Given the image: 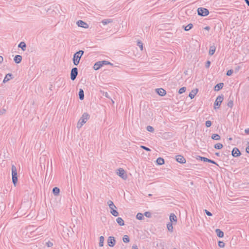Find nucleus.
<instances>
[{
  "instance_id": "nucleus-19",
  "label": "nucleus",
  "mask_w": 249,
  "mask_h": 249,
  "mask_svg": "<svg viewBox=\"0 0 249 249\" xmlns=\"http://www.w3.org/2000/svg\"><path fill=\"white\" fill-rule=\"evenodd\" d=\"M101 67H102V64L101 63V61H98L96 62L93 66V69L95 70H99Z\"/></svg>"
},
{
  "instance_id": "nucleus-24",
  "label": "nucleus",
  "mask_w": 249,
  "mask_h": 249,
  "mask_svg": "<svg viewBox=\"0 0 249 249\" xmlns=\"http://www.w3.org/2000/svg\"><path fill=\"white\" fill-rule=\"evenodd\" d=\"M156 162L158 165H161L164 164V160L162 158L159 157L157 159Z\"/></svg>"
},
{
  "instance_id": "nucleus-30",
  "label": "nucleus",
  "mask_w": 249,
  "mask_h": 249,
  "mask_svg": "<svg viewBox=\"0 0 249 249\" xmlns=\"http://www.w3.org/2000/svg\"><path fill=\"white\" fill-rule=\"evenodd\" d=\"M220 136L217 134H213L212 135V139L214 140H220Z\"/></svg>"
},
{
  "instance_id": "nucleus-47",
  "label": "nucleus",
  "mask_w": 249,
  "mask_h": 249,
  "mask_svg": "<svg viewBox=\"0 0 249 249\" xmlns=\"http://www.w3.org/2000/svg\"><path fill=\"white\" fill-rule=\"evenodd\" d=\"M233 73V70H230L227 71L226 75L227 76H230Z\"/></svg>"
},
{
  "instance_id": "nucleus-5",
  "label": "nucleus",
  "mask_w": 249,
  "mask_h": 249,
  "mask_svg": "<svg viewBox=\"0 0 249 249\" xmlns=\"http://www.w3.org/2000/svg\"><path fill=\"white\" fill-rule=\"evenodd\" d=\"M197 11L198 15L202 17L206 16L209 14V10L205 8L199 7Z\"/></svg>"
},
{
  "instance_id": "nucleus-21",
  "label": "nucleus",
  "mask_w": 249,
  "mask_h": 249,
  "mask_svg": "<svg viewBox=\"0 0 249 249\" xmlns=\"http://www.w3.org/2000/svg\"><path fill=\"white\" fill-rule=\"evenodd\" d=\"M78 95L80 100H83L84 98V92L82 89H79Z\"/></svg>"
},
{
  "instance_id": "nucleus-41",
  "label": "nucleus",
  "mask_w": 249,
  "mask_h": 249,
  "mask_svg": "<svg viewBox=\"0 0 249 249\" xmlns=\"http://www.w3.org/2000/svg\"><path fill=\"white\" fill-rule=\"evenodd\" d=\"M186 89V88L185 87H182L179 89L178 93L179 94H182L185 91Z\"/></svg>"
},
{
  "instance_id": "nucleus-26",
  "label": "nucleus",
  "mask_w": 249,
  "mask_h": 249,
  "mask_svg": "<svg viewBox=\"0 0 249 249\" xmlns=\"http://www.w3.org/2000/svg\"><path fill=\"white\" fill-rule=\"evenodd\" d=\"M112 21L113 20L112 19L107 18L103 19L101 22L103 23V25H105L108 23L112 22Z\"/></svg>"
},
{
  "instance_id": "nucleus-14",
  "label": "nucleus",
  "mask_w": 249,
  "mask_h": 249,
  "mask_svg": "<svg viewBox=\"0 0 249 249\" xmlns=\"http://www.w3.org/2000/svg\"><path fill=\"white\" fill-rule=\"evenodd\" d=\"M156 90L157 93L161 96L165 95L166 93V91L162 88L157 89H156Z\"/></svg>"
},
{
  "instance_id": "nucleus-33",
  "label": "nucleus",
  "mask_w": 249,
  "mask_h": 249,
  "mask_svg": "<svg viewBox=\"0 0 249 249\" xmlns=\"http://www.w3.org/2000/svg\"><path fill=\"white\" fill-rule=\"evenodd\" d=\"M107 204L110 209H112V208H116V207L115 206L113 202L111 200L108 201Z\"/></svg>"
},
{
  "instance_id": "nucleus-32",
  "label": "nucleus",
  "mask_w": 249,
  "mask_h": 249,
  "mask_svg": "<svg viewBox=\"0 0 249 249\" xmlns=\"http://www.w3.org/2000/svg\"><path fill=\"white\" fill-rule=\"evenodd\" d=\"M167 227L169 231L172 232L173 231V224L171 222H169L167 224Z\"/></svg>"
},
{
  "instance_id": "nucleus-10",
  "label": "nucleus",
  "mask_w": 249,
  "mask_h": 249,
  "mask_svg": "<svg viewBox=\"0 0 249 249\" xmlns=\"http://www.w3.org/2000/svg\"><path fill=\"white\" fill-rule=\"evenodd\" d=\"M76 24L78 27H82L84 28H89V25L86 22L81 20H79L78 21H77Z\"/></svg>"
},
{
  "instance_id": "nucleus-29",
  "label": "nucleus",
  "mask_w": 249,
  "mask_h": 249,
  "mask_svg": "<svg viewBox=\"0 0 249 249\" xmlns=\"http://www.w3.org/2000/svg\"><path fill=\"white\" fill-rule=\"evenodd\" d=\"M193 25L192 23H190L186 26H183V28H184V30L186 31H189L190 29H191L193 28Z\"/></svg>"
},
{
  "instance_id": "nucleus-50",
  "label": "nucleus",
  "mask_w": 249,
  "mask_h": 249,
  "mask_svg": "<svg viewBox=\"0 0 249 249\" xmlns=\"http://www.w3.org/2000/svg\"><path fill=\"white\" fill-rule=\"evenodd\" d=\"M204 211H205V213L208 216H212V213L208 211V210H205Z\"/></svg>"
},
{
  "instance_id": "nucleus-4",
  "label": "nucleus",
  "mask_w": 249,
  "mask_h": 249,
  "mask_svg": "<svg viewBox=\"0 0 249 249\" xmlns=\"http://www.w3.org/2000/svg\"><path fill=\"white\" fill-rule=\"evenodd\" d=\"M224 99V95L221 94L220 95H219L217 97L214 103V108L217 109L218 108L220 105L221 103L223 102Z\"/></svg>"
},
{
  "instance_id": "nucleus-25",
  "label": "nucleus",
  "mask_w": 249,
  "mask_h": 249,
  "mask_svg": "<svg viewBox=\"0 0 249 249\" xmlns=\"http://www.w3.org/2000/svg\"><path fill=\"white\" fill-rule=\"evenodd\" d=\"M19 48H20L22 51H24L26 50V45L24 42H21L18 45Z\"/></svg>"
},
{
  "instance_id": "nucleus-1",
  "label": "nucleus",
  "mask_w": 249,
  "mask_h": 249,
  "mask_svg": "<svg viewBox=\"0 0 249 249\" xmlns=\"http://www.w3.org/2000/svg\"><path fill=\"white\" fill-rule=\"evenodd\" d=\"M84 52L82 50H80L76 52L73 54L72 59L73 64L75 66H77L80 62L82 56L83 55Z\"/></svg>"
},
{
  "instance_id": "nucleus-43",
  "label": "nucleus",
  "mask_w": 249,
  "mask_h": 249,
  "mask_svg": "<svg viewBox=\"0 0 249 249\" xmlns=\"http://www.w3.org/2000/svg\"><path fill=\"white\" fill-rule=\"evenodd\" d=\"M143 215H145L147 217L150 218L151 217V213L150 212H146L144 213Z\"/></svg>"
},
{
  "instance_id": "nucleus-31",
  "label": "nucleus",
  "mask_w": 249,
  "mask_h": 249,
  "mask_svg": "<svg viewBox=\"0 0 249 249\" xmlns=\"http://www.w3.org/2000/svg\"><path fill=\"white\" fill-rule=\"evenodd\" d=\"M115 208H112L110 209V213L114 216H117L119 215L118 212L114 209Z\"/></svg>"
},
{
  "instance_id": "nucleus-56",
  "label": "nucleus",
  "mask_w": 249,
  "mask_h": 249,
  "mask_svg": "<svg viewBox=\"0 0 249 249\" xmlns=\"http://www.w3.org/2000/svg\"><path fill=\"white\" fill-rule=\"evenodd\" d=\"M3 57L1 56H0V63H2L3 62Z\"/></svg>"
},
{
  "instance_id": "nucleus-16",
  "label": "nucleus",
  "mask_w": 249,
  "mask_h": 249,
  "mask_svg": "<svg viewBox=\"0 0 249 249\" xmlns=\"http://www.w3.org/2000/svg\"><path fill=\"white\" fill-rule=\"evenodd\" d=\"M14 60L16 63L19 64L22 60V56L20 55H16L14 58Z\"/></svg>"
},
{
  "instance_id": "nucleus-40",
  "label": "nucleus",
  "mask_w": 249,
  "mask_h": 249,
  "mask_svg": "<svg viewBox=\"0 0 249 249\" xmlns=\"http://www.w3.org/2000/svg\"><path fill=\"white\" fill-rule=\"evenodd\" d=\"M137 45L140 48L141 50L142 51L143 50L142 43L141 41L138 40L137 41Z\"/></svg>"
},
{
  "instance_id": "nucleus-46",
  "label": "nucleus",
  "mask_w": 249,
  "mask_h": 249,
  "mask_svg": "<svg viewBox=\"0 0 249 249\" xmlns=\"http://www.w3.org/2000/svg\"><path fill=\"white\" fill-rule=\"evenodd\" d=\"M46 245L48 247H51L53 246V243L52 242L49 241L46 242Z\"/></svg>"
},
{
  "instance_id": "nucleus-45",
  "label": "nucleus",
  "mask_w": 249,
  "mask_h": 249,
  "mask_svg": "<svg viewBox=\"0 0 249 249\" xmlns=\"http://www.w3.org/2000/svg\"><path fill=\"white\" fill-rule=\"evenodd\" d=\"M141 148L145 150L146 151H151L150 148H149L148 147H146L145 146H143V145H141Z\"/></svg>"
},
{
  "instance_id": "nucleus-27",
  "label": "nucleus",
  "mask_w": 249,
  "mask_h": 249,
  "mask_svg": "<svg viewBox=\"0 0 249 249\" xmlns=\"http://www.w3.org/2000/svg\"><path fill=\"white\" fill-rule=\"evenodd\" d=\"M116 222L120 226H124V221L121 217H118L116 219Z\"/></svg>"
},
{
  "instance_id": "nucleus-13",
  "label": "nucleus",
  "mask_w": 249,
  "mask_h": 249,
  "mask_svg": "<svg viewBox=\"0 0 249 249\" xmlns=\"http://www.w3.org/2000/svg\"><path fill=\"white\" fill-rule=\"evenodd\" d=\"M13 78V75L12 73H7L6 74L3 80V83H5L9 81L10 79Z\"/></svg>"
},
{
  "instance_id": "nucleus-28",
  "label": "nucleus",
  "mask_w": 249,
  "mask_h": 249,
  "mask_svg": "<svg viewBox=\"0 0 249 249\" xmlns=\"http://www.w3.org/2000/svg\"><path fill=\"white\" fill-rule=\"evenodd\" d=\"M216 47L214 46H212L210 48L209 50V54L210 55H212L214 54L215 51Z\"/></svg>"
},
{
  "instance_id": "nucleus-23",
  "label": "nucleus",
  "mask_w": 249,
  "mask_h": 249,
  "mask_svg": "<svg viewBox=\"0 0 249 249\" xmlns=\"http://www.w3.org/2000/svg\"><path fill=\"white\" fill-rule=\"evenodd\" d=\"M227 106L230 107L232 108L233 106V98H231V97L228 99V103L227 104Z\"/></svg>"
},
{
  "instance_id": "nucleus-8",
  "label": "nucleus",
  "mask_w": 249,
  "mask_h": 249,
  "mask_svg": "<svg viewBox=\"0 0 249 249\" xmlns=\"http://www.w3.org/2000/svg\"><path fill=\"white\" fill-rule=\"evenodd\" d=\"M116 243L115 238L113 236H109L107 239V244L109 247L114 246Z\"/></svg>"
},
{
  "instance_id": "nucleus-35",
  "label": "nucleus",
  "mask_w": 249,
  "mask_h": 249,
  "mask_svg": "<svg viewBox=\"0 0 249 249\" xmlns=\"http://www.w3.org/2000/svg\"><path fill=\"white\" fill-rule=\"evenodd\" d=\"M123 242L124 243H128L130 241L129 236L127 235H125L123 237Z\"/></svg>"
},
{
  "instance_id": "nucleus-20",
  "label": "nucleus",
  "mask_w": 249,
  "mask_h": 249,
  "mask_svg": "<svg viewBox=\"0 0 249 249\" xmlns=\"http://www.w3.org/2000/svg\"><path fill=\"white\" fill-rule=\"evenodd\" d=\"M169 219L170 220V222H177V217L174 213H171L170 215Z\"/></svg>"
},
{
  "instance_id": "nucleus-22",
  "label": "nucleus",
  "mask_w": 249,
  "mask_h": 249,
  "mask_svg": "<svg viewBox=\"0 0 249 249\" xmlns=\"http://www.w3.org/2000/svg\"><path fill=\"white\" fill-rule=\"evenodd\" d=\"M59 193L60 189L59 188L55 187L53 189V193L54 196H57L59 194Z\"/></svg>"
},
{
  "instance_id": "nucleus-52",
  "label": "nucleus",
  "mask_w": 249,
  "mask_h": 249,
  "mask_svg": "<svg viewBox=\"0 0 249 249\" xmlns=\"http://www.w3.org/2000/svg\"><path fill=\"white\" fill-rule=\"evenodd\" d=\"M204 29L206 30L209 31L210 30V27L209 26H206Z\"/></svg>"
},
{
  "instance_id": "nucleus-7",
  "label": "nucleus",
  "mask_w": 249,
  "mask_h": 249,
  "mask_svg": "<svg viewBox=\"0 0 249 249\" xmlns=\"http://www.w3.org/2000/svg\"><path fill=\"white\" fill-rule=\"evenodd\" d=\"M117 175L124 179L127 178V175L125 174L124 170L123 168H120L118 172H117Z\"/></svg>"
},
{
  "instance_id": "nucleus-55",
  "label": "nucleus",
  "mask_w": 249,
  "mask_h": 249,
  "mask_svg": "<svg viewBox=\"0 0 249 249\" xmlns=\"http://www.w3.org/2000/svg\"><path fill=\"white\" fill-rule=\"evenodd\" d=\"M246 151L247 153L249 154V146H248L246 147Z\"/></svg>"
},
{
  "instance_id": "nucleus-38",
  "label": "nucleus",
  "mask_w": 249,
  "mask_h": 249,
  "mask_svg": "<svg viewBox=\"0 0 249 249\" xmlns=\"http://www.w3.org/2000/svg\"><path fill=\"white\" fill-rule=\"evenodd\" d=\"M101 63L102 64V66L104 65H111V66L113 65V64H112L111 63H110V62H108V61H106V60L102 61H101Z\"/></svg>"
},
{
  "instance_id": "nucleus-59",
  "label": "nucleus",
  "mask_w": 249,
  "mask_h": 249,
  "mask_svg": "<svg viewBox=\"0 0 249 249\" xmlns=\"http://www.w3.org/2000/svg\"><path fill=\"white\" fill-rule=\"evenodd\" d=\"M52 87V85H51V87H50V89L51 90L52 89H51Z\"/></svg>"
},
{
  "instance_id": "nucleus-12",
  "label": "nucleus",
  "mask_w": 249,
  "mask_h": 249,
  "mask_svg": "<svg viewBox=\"0 0 249 249\" xmlns=\"http://www.w3.org/2000/svg\"><path fill=\"white\" fill-rule=\"evenodd\" d=\"M176 160L180 163H185L186 162L185 159L181 155H177L176 156Z\"/></svg>"
},
{
  "instance_id": "nucleus-39",
  "label": "nucleus",
  "mask_w": 249,
  "mask_h": 249,
  "mask_svg": "<svg viewBox=\"0 0 249 249\" xmlns=\"http://www.w3.org/2000/svg\"><path fill=\"white\" fill-rule=\"evenodd\" d=\"M146 130L150 132H153L154 131V128L150 125H148L146 127Z\"/></svg>"
},
{
  "instance_id": "nucleus-58",
  "label": "nucleus",
  "mask_w": 249,
  "mask_h": 249,
  "mask_svg": "<svg viewBox=\"0 0 249 249\" xmlns=\"http://www.w3.org/2000/svg\"><path fill=\"white\" fill-rule=\"evenodd\" d=\"M215 154L217 156H218V157H219V156H220V154H219V153H216Z\"/></svg>"
},
{
  "instance_id": "nucleus-62",
  "label": "nucleus",
  "mask_w": 249,
  "mask_h": 249,
  "mask_svg": "<svg viewBox=\"0 0 249 249\" xmlns=\"http://www.w3.org/2000/svg\"><path fill=\"white\" fill-rule=\"evenodd\" d=\"M173 249H177L176 248H174Z\"/></svg>"
},
{
  "instance_id": "nucleus-49",
  "label": "nucleus",
  "mask_w": 249,
  "mask_h": 249,
  "mask_svg": "<svg viewBox=\"0 0 249 249\" xmlns=\"http://www.w3.org/2000/svg\"><path fill=\"white\" fill-rule=\"evenodd\" d=\"M6 111V110L5 108H2V109H0V115L5 114Z\"/></svg>"
},
{
  "instance_id": "nucleus-15",
  "label": "nucleus",
  "mask_w": 249,
  "mask_h": 249,
  "mask_svg": "<svg viewBox=\"0 0 249 249\" xmlns=\"http://www.w3.org/2000/svg\"><path fill=\"white\" fill-rule=\"evenodd\" d=\"M224 86V84L223 83H220L216 84L214 87V90L215 91H218L222 89Z\"/></svg>"
},
{
  "instance_id": "nucleus-42",
  "label": "nucleus",
  "mask_w": 249,
  "mask_h": 249,
  "mask_svg": "<svg viewBox=\"0 0 249 249\" xmlns=\"http://www.w3.org/2000/svg\"><path fill=\"white\" fill-rule=\"evenodd\" d=\"M218 246L220 248H224L225 247V243L223 241H218Z\"/></svg>"
},
{
  "instance_id": "nucleus-44",
  "label": "nucleus",
  "mask_w": 249,
  "mask_h": 249,
  "mask_svg": "<svg viewBox=\"0 0 249 249\" xmlns=\"http://www.w3.org/2000/svg\"><path fill=\"white\" fill-rule=\"evenodd\" d=\"M205 125H206V127H210L212 125L211 121H209V120L206 121Z\"/></svg>"
},
{
  "instance_id": "nucleus-18",
  "label": "nucleus",
  "mask_w": 249,
  "mask_h": 249,
  "mask_svg": "<svg viewBox=\"0 0 249 249\" xmlns=\"http://www.w3.org/2000/svg\"><path fill=\"white\" fill-rule=\"evenodd\" d=\"M215 232L217 234V236L220 238H222L224 236V232L219 229L215 230Z\"/></svg>"
},
{
  "instance_id": "nucleus-54",
  "label": "nucleus",
  "mask_w": 249,
  "mask_h": 249,
  "mask_svg": "<svg viewBox=\"0 0 249 249\" xmlns=\"http://www.w3.org/2000/svg\"><path fill=\"white\" fill-rule=\"evenodd\" d=\"M132 249H138V248L137 245H133Z\"/></svg>"
},
{
  "instance_id": "nucleus-9",
  "label": "nucleus",
  "mask_w": 249,
  "mask_h": 249,
  "mask_svg": "<svg viewBox=\"0 0 249 249\" xmlns=\"http://www.w3.org/2000/svg\"><path fill=\"white\" fill-rule=\"evenodd\" d=\"M241 154L240 151L237 147H234L233 148L231 151V155L234 157H238L240 156Z\"/></svg>"
},
{
  "instance_id": "nucleus-34",
  "label": "nucleus",
  "mask_w": 249,
  "mask_h": 249,
  "mask_svg": "<svg viewBox=\"0 0 249 249\" xmlns=\"http://www.w3.org/2000/svg\"><path fill=\"white\" fill-rule=\"evenodd\" d=\"M104 237L103 236H101L99 238V245L100 247H103L104 246Z\"/></svg>"
},
{
  "instance_id": "nucleus-36",
  "label": "nucleus",
  "mask_w": 249,
  "mask_h": 249,
  "mask_svg": "<svg viewBox=\"0 0 249 249\" xmlns=\"http://www.w3.org/2000/svg\"><path fill=\"white\" fill-rule=\"evenodd\" d=\"M223 144L220 143H218L214 145V148L216 149H220L223 147Z\"/></svg>"
},
{
  "instance_id": "nucleus-53",
  "label": "nucleus",
  "mask_w": 249,
  "mask_h": 249,
  "mask_svg": "<svg viewBox=\"0 0 249 249\" xmlns=\"http://www.w3.org/2000/svg\"><path fill=\"white\" fill-rule=\"evenodd\" d=\"M245 132L246 134H249V128L245 129Z\"/></svg>"
},
{
  "instance_id": "nucleus-11",
  "label": "nucleus",
  "mask_w": 249,
  "mask_h": 249,
  "mask_svg": "<svg viewBox=\"0 0 249 249\" xmlns=\"http://www.w3.org/2000/svg\"><path fill=\"white\" fill-rule=\"evenodd\" d=\"M198 158L200 160L203 161L204 162H208L218 165V164L216 163L215 161L211 159H209L207 158L202 157L200 156H199Z\"/></svg>"
},
{
  "instance_id": "nucleus-37",
  "label": "nucleus",
  "mask_w": 249,
  "mask_h": 249,
  "mask_svg": "<svg viewBox=\"0 0 249 249\" xmlns=\"http://www.w3.org/2000/svg\"><path fill=\"white\" fill-rule=\"evenodd\" d=\"M136 218L139 220H142L143 219V214L142 213H139L136 215Z\"/></svg>"
},
{
  "instance_id": "nucleus-17",
  "label": "nucleus",
  "mask_w": 249,
  "mask_h": 249,
  "mask_svg": "<svg viewBox=\"0 0 249 249\" xmlns=\"http://www.w3.org/2000/svg\"><path fill=\"white\" fill-rule=\"evenodd\" d=\"M198 89H193L191 91V92L189 94V97L191 99H193L195 97V95L197 93Z\"/></svg>"
},
{
  "instance_id": "nucleus-3",
  "label": "nucleus",
  "mask_w": 249,
  "mask_h": 249,
  "mask_svg": "<svg viewBox=\"0 0 249 249\" xmlns=\"http://www.w3.org/2000/svg\"><path fill=\"white\" fill-rule=\"evenodd\" d=\"M11 171L12 182L14 185L16 186L18 182V174L17 168L13 164L12 165Z\"/></svg>"
},
{
  "instance_id": "nucleus-48",
  "label": "nucleus",
  "mask_w": 249,
  "mask_h": 249,
  "mask_svg": "<svg viewBox=\"0 0 249 249\" xmlns=\"http://www.w3.org/2000/svg\"><path fill=\"white\" fill-rule=\"evenodd\" d=\"M211 65V61L209 60L207 61L206 64H205V67L206 68H209Z\"/></svg>"
},
{
  "instance_id": "nucleus-61",
  "label": "nucleus",
  "mask_w": 249,
  "mask_h": 249,
  "mask_svg": "<svg viewBox=\"0 0 249 249\" xmlns=\"http://www.w3.org/2000/svg\"><path fill=\"white\" fill-rule=\"evenodd\" d=\"M148 196H152V195H151V194H149V195H148Z\"/></svg>"
},
{
  "instance_id": "nucleus-2",
  "label": "nucleus",
  "mask_w": 249,
  "mask_h": 249,
  "mask_svg": "<svg viewBox=\"0 0 249 249\" xmlns=\"http://www.w3.org/2000/svg\"><path fill=\"white\" fill-rule=\"evenodd\" d=\"M89 114L87 112L84 113L77 123V128H81L83 125L86 123L88 120L89 119Z\"/></svg>"
},
{
  "instance_id": "nucleus-51",
  "label": "nucleus",
  "mask_w": 249,
  "mask_h": 249,
  "mask_svg": "<svg viewBox=\"0 0 249 249\" xmlns=\"http://www.w3.org/2000/svg\"><path fill=\"white\" fill-rule=\"evenodd\" d=\"M103 95H104L105 97H107V98H109V95H108V93H107V92H105V93H104L103 94Z\"/></svg>"
},
{
  "instance_id": "nucleus-60",
  "label": "nucleus",
  "mask_w": 249,
  "mask_h": 249,
  "mask_svg": "<svg viewBox=\"0 0 249 249\" xmlns=\"http://www.w3.org/2000/svg\"><path fill=\"white\" fill-rule=\"evenodd\" d=\"M232 140V138H229V140Z\"/></svg>"
},
{
  "instance_id": "nucleus-57",
  "label": "nucleus",
  "mask_w": 249,
  "mask_h": 249,
  "mask_svg": "<svg viewBox=\"0 0 249 249\" xmlns=\"http://www.w3.org/2000/svg\"><path fill=\"white\" fill-rule=\"evenodd\" d=\"M245 1L247 3V4L249 6V0H245Z\"/></svg>"
},
{
  "instance_id": "nucleus-6",
  "label": "nucleus",
  "mask_w": 249,
  "mask_h": 249,
  "mask_svg": "<svg viewBox=\"0 0 249 249\" xmlns=\"http://www.w3.org/2000/svg\"><path fill=\"white\" fill-rule=\"evenodd\" d=\"M78 75V69L76 67L73 68L71 71V79L74 80Z\"/></svg>"
}]
</instances>
